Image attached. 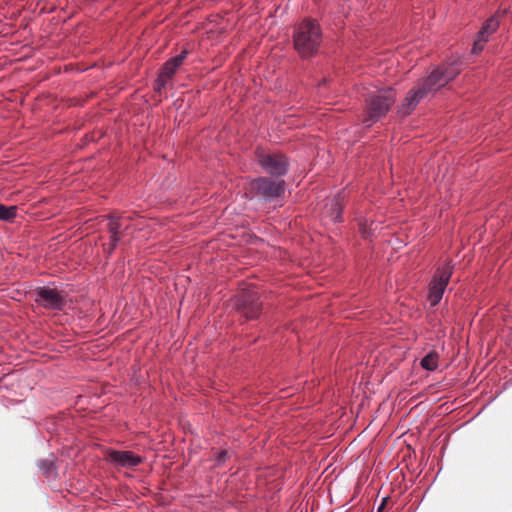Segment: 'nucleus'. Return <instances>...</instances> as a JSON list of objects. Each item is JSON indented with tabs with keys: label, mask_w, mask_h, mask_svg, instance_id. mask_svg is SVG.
Segmentation results:
<instances>
[{
	"label": "nucleus",
	"mask_w": 512,
	"mask_h": 512,
	"mask_svg": "<svg viewBox=\"0 0 512 512\" xmlns=\"http://www.w3.org/2000/svg\"><path fill=\"white\" fill-rule=\"evenodd\" d=\"M34 300L40 306L51 310H62L66 305V295L63 291L46 286L34 291Z\"/></svg>",
	"instance_id": "obj_7"
},
{
	"label": "nucleus",
	"mask_w": 512,
	"mask_h": 512,
	"mask_svg": "<svg viewBox=\"0 0 512 512\" xmlns=\"http://www.w3.org/2000/svg\"><path fill=\"white\" fill-rule=\"evenodd\" d=\"M188 55L186 49L182 50L181 53L170 60L166 61L161 68L158 77L154 83V90L161 92L166 85L172 80L178 68L183 64L184 60Z\"/></svg>",
	"instance_id": "obj_8"
},
{
	"label": "nucleus",
	"mask_w": 512,
	"mask_h": 512,
	"mask_svg": "<svg viewBox=\"0 0 512 512\" xmlns=\"http://www.w3.org/2000/svg\"><path fill=\"white\" fill-rule=\"evenodd\" d=\"M386 501H387V498L384 499L383 503L378 508V512H381L382 510H384V505H385Z\"/></svg>",
	"instance_id": "obj_22"
},
{
	"label": "nucleus",
	"mask_w": 512,
	"mask_h": 512,
	"mask_svg": "<svg viewBox=\"0 0 512 512\" xmlns=\"http://www.w3.org/2000/svg\"><path fill=\"white\" fill-rule=\"evenodd\" d=\"M453 267L450 262L437 268L429 284L428 300L431 306H436L442 299L443 293L452 276Z\"/></svg>",
	"instance_id": "obj_4"
},
{
	"label": "nucleus",
	"mask_w": 512,
	"mask_h": 512,
	"mask_svg": "<svg viewBox=\"0 0 512 512\" xmlns=\"http://www.w3.org/2000/svg\"><path fill=\"white\" fill-rule=\"evenodd\" d=\"M106 460L121 468L132 469L143 462V458L132 451L109 450L106 453Z\"/></svg>",
	"instance_id": "obj_9"
},
{
	"label": "nucleus",
	"mask_w": 512,
	"mask_h": 512,
	"mask_svg": "<svg viewBox=\"0 0 512 512\" xmlns=\"http://www.w3.org/2000/svg\"><path fill=\"white\" fill-rule=\"evenodd\" d=\"M39 468L44 471V473L48 474L54 470V462L52 460H42L39 462Z\"/></svg>",
	"instance_id": "obj_18"
},
{
	"label": "nucleus",
	"mask_w": 512,
	"mask_h": 512,
	"mask_svg": "<svg viewBox=\"0 0 512 512\" xmlns=\"http://www.w3.org/2000/svg\"><path fill=\"white\" fill-rule=\"evenodd\" d=\"M438 358V354L432 351L421 360L420 365L425 370L434 371L438 367Z\"/></svg>",
	"instance_id": "obj_14"
},
{
	"label": "nucleus",
	"mask_w": 512,
	"mask_h": 512,
	"mask_svg": "<svg viewBox=\"0 0 512 512\" xmlns=\"http://www.w3.org/2000/svg\"><path fill=\"white\" fill-rule=\"evenodd\" d=\"M255 156L259 165L269 174L282 176L288 170V160L282 154L267 153L264 150L257 149Z\"/></svg>",
	"instance_id": "obj_6"
},
{
	"label": "nucleus",
	"mask_w": 512,
	"mask_h": 512,
	"mask_svg": "<svg viewBox=\"0 0 512 512\" xmlns=\"http://www.w3.org/2000/svg\"><path fill=\"white\" fill-rule=\"evenodd\" d=\"M342 202L343 199L340 197V194L334 196L331 200V209L329 215L334 221L341 220Z\"/></svg>",
	"instance_id": "obj_13"
},
{
	"label": "nucleus",
	"mask_w": 512,
	"mask_h": 512,
	"mask_svg": "<svg viewBox=\"0 0 512 512\" xmlns=\"http://www.w3.org/2000/svg\"><path fill=\"white\" fill-rule=\"evenodd\" d=\"M396 93L392 88L378 90L366 100L363 123L370 126L386 115L395 103Z\"/></svg>",
	"instance_id": "obj_2"
},
{
	"label": "nucleus",
	"mask_w": 512,
	"mask_h": 512,
	"mask_svg": "<svg viewBox=\"0 0 512 512\" xmlns=\"http://www.w3.org/2000/svg\"><path fill=\"white\" fill-rule=\"evenodd\" d=\"M499 27V22L496 17L489 18L486 23L483 25L481 30L478 32L484 37H489L490 34L494 33Z\"/></svg>",
	"instance_id": "obj_15"
},
{
	"label": "nucleus",
	"mask_w": 512,
	"mask_h": 512,
	"mask_svg": "<svg viewBox=\"0 0 512 512\" xmlns=\"http://www.w3.org/2000/svg\"><path fill=\"white\" fill-rule=\"evenodd\" d=\"M487 41H488L487 37H484L483 35L478 33L477 39L474 41V44L472 47V53L473 54L480 53L483 50L484 45Z\"/></svg>",
	"instance_id": "obj_17"
},
{
	"label": "nucleus",
	"mask_w": 512,
	"mask_h": 512,
	"mask_svg": "<svg viewBox=\"0 0 512 512\" xmlns=\"http://www.w3.org/2000/svg\"><path fill=\"white\" fill-rule=\"evenodd\" d=\"M460 73L456 63L436 67L424 80L418 83L426 96L444 87Z\"/></svg>",
	"instance_id": "obj_3"
},
{
	"label": "nucleus",
	"mask_w": 512,
	"mask_h": 512,
	"mask_svg": "<svg viewBox=\"0 0 512 512\" xmlns=\"http://www.w3.org/2000/svg\"><path fill=\"white\" fill-rule=\"evenodd\" d=\"M261 307L260 295L254 289L242 292L236 300V309L246 320L257 319L261 313Z\"/></svg>",
	"instance_id": "obj_5"
},
{
	"label": "nucleus",
	"mask_w": 512,
	"mask_h": 512,
	"mask_svg": "<svg viewBox=\"0 0 512 512\" xmlns=\"http://www.w3.org/2000/svg\"><path fill=\"white\" fill-rule=\"evenodd\" d=\"M426 96L425 91H422L421 88L417 85L412 88L404 98L401 103L398 112L407 116L412 113V111L416 108L418 103Z\"/></svg>",
	"instance_id": "obj_11"
},
{
	"label": "nucleus",
	"mask_w": 512,
	"mask_h": 512,
	"mask_svg": "<svg viewBox=\"0 0 512 512\" xmlns=\"http://www.w3.org/2000/svg\"><path fill=\"white\" fill-rule=\"evenodd\" d=\"M322 43L320 25L311 19H304L294 29L293 44L302 58L314 56Z\"/></svg>",
	"instance_id": "obj_1"
},
{
	"label": "nucleus",
	"mask_w": 512,
	"mask_h": 512,
	"mask_svg": "<svg viewBox=\"0 0 512 512\" xmlns=\"http://www.w3.org/2000/svg\"><path fill=\"white\" fill-rule=\"evenodd\" d=\"M16 216L15 206H5L0 204V219L4 221H11Z\"/></svg>",
	"instance_id": "obj_16"
},
{
	"label": "nucleus",
	"mask_w": 512,
	"mask_h": 512,
	"mask_svg": "<svg viewBox=\"0 0 512 512\" xmlns=\"http://www.w3.org/2000/svg\"><path fill=\"white\" fill-rule=\"evenodd\" d=\"M128 229L127 218L123 216L115 217L111 215L109 217L108 230L110 233V246L108 252L111 253L115 248L116 244L122 239L125 231Z\"/></svg>",
	"instance_id": "obj_10"
},
{
	"label": "nucleus",
	"mask_w": 512,
	"mask_h": 512,
	"mask_svg": "<svg viewBox=\"0 0 512 512\" xmlns=\"http://www.w3.org/2000/svg\"><path fill=\"white\" fill-rule=\"evenodd\" d=\"M360 231L363 235V237L367 238L368 237V234H367V231H366V227L365 226H362L360 227Z\"/></svg>",
	"instance_id": "obj_21"
},
{
	"label": "nucleus",
	"mask_w": 512,
	"mask_h": 512,
	"mask_svg": "<svg viewBox=\"0 0 512 512\" xmlns=\"http://www.w3.org/2000/svg\"><path fill=\"white\" fill-rule=\"evenodd\" d=\"M229 457H230V455L227 450L220 451L216 457V465L217 466L223 465L227 461V459H229Z\"/></svg>",
	"instance_id": "obj_19"
},
{
	"label": "nucleus",
	"mask_w": 512,
	"mask_h": 512,
	"mask_svg": "<svg viewBox=\"0 0 512 512\" xmlns=\"http://www.w3.org/2000/svg\"><path fill=\"white\" fill-rule=\"evenodd\" d=\"M264 196V200L265 201H272L273 198H277L280 196V194H272V193H269V194H263Z\"/></svg>",
	"instance_id": "obj_20"
},
{
	"label": "nucleus",
	"mask_w": 512,
	"mask_h": 512,
	"mask_svg": "<svg viewBox=\"0 0 512 512\" xmlns=\"http://www.w3.org/2000/svg\"><path fill=\"white\" fill-rule=\"evenodd\" d=\"M255 192H284V182H274L268 178H258L252 182Z\"/></svg>",
	"instance_id": "obj_12"
}]
</instances>
